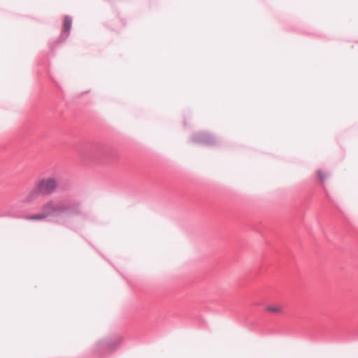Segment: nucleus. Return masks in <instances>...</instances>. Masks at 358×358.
I'll return each mask as SVG.
<instances>
[{
  "label": "nucleus",
  "instance_id": "obj_5",
  "mask_svg": "<svg viewBox=\"0 0 358 358\" xmlns=\"http://www.w3.org/2000/svg\"><path fill=\"white\" fill-rule=\"evenodd\" d=\"M316 173L320 181L323 182L326 179L327 174L322 170H317Z\"/></svg>",
  "mask_w": 358,
  "mask_h": 358
},
{
  "label": "nucleus",
  "instance_id": "obj_4",
  "mask_svg": "<svg viewBox=\"0 0 358 358\" xmlns=\"http://www.w3.org/2000/svg\"><path fill=\"white\" fill-rule=\"evenodd\" d=\"M268 310L275 313H280L282 311V308L280 306H269Z\"/></svg>",
  "mask_w": 358,
  "mask_h": 358
},
{
  "label": "nucleus",
  "instance_id": "obj_1",
  "mask_svg": "<svg viewBox=\"0 0 358 358\" xmlns=\"http://www.w3.org/2000/svg\"><path fill=\"white\" fill-rule=\"evenodd\" d=\"M73 210V208L71 205L51 199L42 206L41 213L29 215L27 217V219L29 220H43L50 216L68 215Z\"/></svg>",
  "mask_w": 358,
  "mask_h": 358
},
{
  "label": "nucleus",
  "instance_id": "obj_2",
  "mask_svg": "<svg viewBox=\"0 0 358 358\" xmlns=\"http://www.w3.org/2000/svg\"><path fill=\"white\" fill-rule=\"evenodd\" d=\"M57 187V180L55 178H41L36 182L35 187L29 192L26 200L27 202L32 201L36 199L40 194L49 195L53 193Z\"/></svg>",
  "mask_w": 358,
  "mask_h": 358
},
{
  "label": "nucleus",
  "instance_id": "obj_3",
  "mask_svg": "<svg viewBox=\"0 0 358 358\" xmlns=\"http://www.w3.org/2000/svg\"><path fill=\"white\" fill-rule=\"evenodd\" d=\"M72 20L70 17H66L64 21V31L69 32L71 27Z\"/></svg>",
  "mask_w": 358,
  "mask_h": 358
}]
</instances>
